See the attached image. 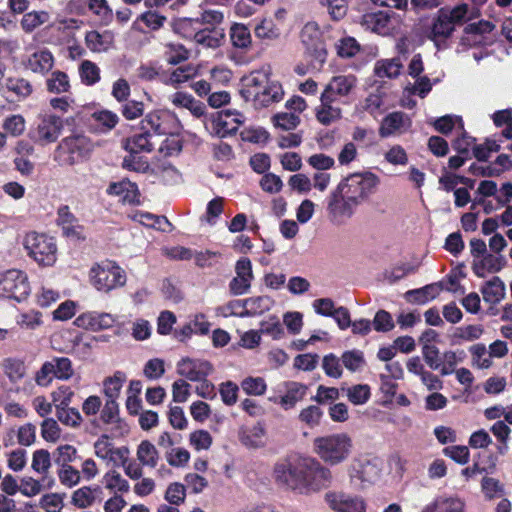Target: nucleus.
Here are the masks:
<instances>
[{"mask_svg":"<svg viewBox=\"0 0 512 512\" xmlns=\"http://www.w3.org/2000/svg\"><path fill=\"white\" fill-rule=\"evenodd\" d=\"M240 94L246 102L260 109L281 101L284 91L280 82L272 79L268 70L262 69L241 78Z\"/></svg>","mask_w":512,"mask_h":512,"instance_id":"obj_1","label":"nucleus"},{"mask_svg":"<svg viewBox=\"0 0 512 512\" xmlns=\"http://www.w3.org/2000/svg\"><path fill=\"white\" fill-rule=\"evenodd\" d=\"M294 493L309 496L329 488L333 482L330 468L314 457L299 455Z\"/></svg>","mask_w":512,"mask_h":512,"instance_id":"obj_2","label":"nucleus"},{"mask_svg":"<svg viewBox=\"0 0 512 512\" xmlns=\"http://www.w3.org/2000/svg\"><path fill=\"white\" fill-rule=\"evenodd\" d=\"M313 449L324 463L339 465L350 456L352 440L346 433L321 436L313 440Z\"/></svg>","mask_w":512,"mask_h":512,"instance_id":"obj_3","label":"nucleus"},{"mask_svg":"<svg viewBox=\"0 0 512 512\" xmlns=\"http://www.w3.org/2000/svg\"><path fill=\"white\" fill-rule=\"evenodd\" d=\"M92 143L83 134H74L63 138L56 147L53 159L60 166H73L89 156Z\"/></svg>","mask_w":512,"mask_h":512,"instance_id":"obj_4","label":"nucleus"},{"mask_svg":"<svg viewBox=\"0 0 512 512\" xmlns=\"http://www.w3.org/2000/svg\"><path fill=\"white\" fill-rule=\"evenodd\" d=\"M379 178L372 172L353 173L342 179L337 188L358 206L376 192Z\"/></svg>","mask_w":512,"mask_h":512,"instance_id":"obj_5","label":"nucleus"},{"mask_svg":"<svg viewBox=\"0 0 512 512\" xmlns=\"http://www.w3.org/2000/svg\"><path fill=\"white\" fill-rule=\"evenodd\" d=\"M27 255L40 266H52L57 259V244L53 237L44 233L29 232L23 239Z\"/></svg>","mask_w":512,"mask_h":512,"instance_id":"obj_6","label":"nucleus"},{"mask_svg":"<svg viewBox=\"0 0 512 512\" xmlns=\"http://www.w3.org/2000/svg\"><path fill=\"white\" fill-rule=\"evenodd\" d=\"M91 284L100 292L108 293L126 283L125 271L115 262L106 261L90 269Z\"/></svg>","mask_w":512,"mask_h":512,"instance_id":"obj_7","label":"nucleus"},{"mask_svg":"<svg viewBox=\"0 0 512 512\" xmlns=\"http://www.w3.org/2000/svg\"><path fill=\"white\" fill-rule=\"evenodd\" d=\"M381 463L378 459L357 458L348 469L350 483L357 489H364L380 478Z\"/></svg>","mask_w":512,"mask_h":512,"instance_id":"obj_8","label":"nucleus"},{"mask_svg":"<svg viewBox=\"0 0 512 512\" xmlns=\"http://www.w3.org/2000/svg\"><path fill=\"white\" fill-rule=\"evenodd\" d=\"M300 38L312 64L315 68H320L326 61L327 50L318 25L315 22L306 23L301 30Z\"/></svg>","mask_w":512,"mask_h":512,"instance_id":"obj_9","label":"nucleus"},{"mask_svg":"<svg viewBox=\"0 0 512 512\" xmlns=\"http://www.w3.org/2000/svg\"><path fill=\"white\" fill-rule=\"evenodd\" d=\"M30 292L29 283L25 273L20 270H8L0 278V296L14 299L18 302L24 300Z\"/></svg>","mask_w":512,"mask_h":512,"instance_id":"obj_10","label":"nucleus"},{"mask_svg":"<svg viewBox=\"0 0 512 512\" xmlns=\"http://www.w3.org/2000/svg\"><path fill=\"white\" fill-rule=\"evenodd\" d=\"M357 206L352 199L343 192H339L337 187L330 193L327 201L330 220L338 225L350 219L354 215Z\"/></svg>","mask_w":512,"mask_h":512,"instance_id":"obj_11","label":"nucleus"},{"mask_svg":"<svg viewBox=\"0 0 512 512\" xmlns=\"http://www.w3.org/2000/svg\"><path fill=\"white\" fill-rule=\"evenodd\" d=\"M299 454H290L279 459L273 467V478L275 482L285 489L294 492L297 479V470Z\"/></svg>","mask_w":512,"mask_h":512,"instance_id":"obj_12","label":"nucleus"},{"mask_svg":"<svg viewBox=\"0 0 512 512\" xmlns=\"http://www.w3.org/2000/svg\"><path fill=\"white\" fill-rule=\"evenodd\" d=\"M244 122V116L236 110H223L212 116L211 126L213 132L220 138L236 134L239 126Z\"/></svg>","mask_w":512,"mask_h":512,"instance_id":"obj_13","label":"nucleus"},{"mask_svg":"<svg viewBox=\"0 0 512 512\" xmlns=\"http://www.w3.org/2000/svg\"><path fill=\"white\" fill-rule=\"evenodd\" d=\"M324 498L329 508L334 512H366L365 502L359 496L329 491Z\"/></svg>","mask_w":512,"mask_h":512,"instance_id":"obj_14","label":"nucleus"},{"mask_svg":"<svg viewBox=\"0 0 512 512\" xmlns=\"http://www.w3.org/2000/svg\"><path fill=\"white\" fill-rule=\"evenodd\" d=\"M212 370V364L206 360L184 358L177 364L178 374L194 382L205 380Z\"/></svg>","mask_w":512,"mask_h":512,"instance_id":"obj_15","label":"nucleus"},{"mask_svg":"<svg viewBox=\"0 0 512 512\" xmlns=\"http://www.w3.org/2000/svg\"><path fill=\"white\" fill-rule=\"evenodd\" d=\"M63 128V121L56 115H44L33 134V138L41 143H52L57 140Z\"/></svg>","mask_w":512,"mask_h":512,"instance_id":"obj_16","label":"nucleus"},{"mask_svg":"<svg viewBox=\"0 0 512 512\" xmlns=\"http://www.w3.org/2000/svg\"><path fill=\"white\" fill-rule=\"evenodd\" d=\"M57 225L61 227L62 233L65 237L80 240L85 239L83 235V226L79 224L78 219L70 211L68 205H61L57 209Z\"/></svg>","mask_w":512,"mask_h":512,"instance_id":"obj_17","label":"nucleus"},{"mask_svg":"<svg viewBox=\"0 0 512 512\" xmlns=\"http://www.w3.org/2000/svg\"><path fill=\"white\" fill-rule=\"evenodd\" d=\"M285 393L280 397H269V401L279 404L284 410L292 409L304 399L308 387L305 384L288 381L284 383Z\"/></svg>","mask_w":512,"mask_h":512,"instance_id":"obj_18","label":"nucleus"},{"mask_svg":"<svg viewBox=\"0 0 512 512\" xmlns=\"http://www.w3.org/2000/svg\"><path fill=\"white\" fill-rule=\"evenodd\" d=\"M115 321V316L110 313L91 311L79 315L74 323L78 327L97 331L112 327Z\"/></svg>","mask_w":512,"mask_h":512,"instance_id":"obj_19","label":"nucleus"},{"mask_svg":"<svg viewBox=\"0 0 512 512\" xmlns=\"http://www.w3.org/2000/svg\"><path fill=\"white\" fill-rule=\"evenodd\" d=\"M356 85L353 75H339L331 79L323 91L324 101H335L337 96H346Z\"/></svg>","mask_w":512,"mask_h":512,"instance_id":"obj_20","label":"nucleus"},{"mask_svg":"<svg viewBox=\"0 0 512 512\" xmlns=\"http://www.w3.org/2000/svg\"><path fill=\"white\" fill-rule=\"evenodd\" d=\"M103 499V490L100 486H83L75 490L71 496V504L79 509L91 507Z\"/></svg>","mask_w":512,"mask_h":512,"instance_id":"obj_21","label":"nucleus"},{"mask_svg":"<svg viewBox=\"0 0 512 512\" xmlns=\"http://www.w3.org/2000/svg\"><path fill=\"white\" fill-rule=\"evenodd\" d=\"M410 125L409 118L403 112H392L385 116L379 128V135L383 138L395 133H401Z\"/></svg>","mask_w":512,"mask_h":512,"instance_id":"obj_22","label":"nucleus"},{"mask_svg":"<svg viewBox=\"0 0 512 512\" xmlns=\"http://www.w3.org/2000/svg\"><path fill=\"white\" fill-rule=\"evenodd\" d=\"M225 38V33L219 27H206L200 29L194 34V41L204 48H218L222 45Z\"/></svg>","mask_w":512,"mask_h":512,"instance_id":"obj_23","label":"nucleus"},{"mask_svg":"<svg viewBox=\"0 0 512 512\" xmlns=\"http://www.w3.org/2000/svg\"><path fill=\"white\" fill-rule=\"evenodd\" d=\"M170 101L176 107L188 109L191 114L197 118L205 113L204 103L196 100L191 94L186 92H176L170 96Z\"/></svg>","mask_w":512,"mask_h":512,"instance_id":"obj_24","label":"nucleus"},{"mask_svg":"<svg viewBox=\"0 0 512 512\" xmlns=\"http://www.w3.org/2000/svg\"><path fill=\"white\" fill-rule=\"evenodd\" d=\"M505 264L502 256H494L486 253L480 260L473 262V272L478 277H485L487 272L494 273L500 271Z\"/></svg>","mask_w":512,"mask_h":512,"instance_id":"obj_25","label":"nucleus"},{"mask_svg":"<svg viewBox=\"0 0 512 512\" xmlns=\"http://www.w3.org/2000/svg\"><path fill=\"white\" fill-rule=\"evenodd\" d=\"M54 64L52 53L47 50L36 51L27 60L26 67L34 73L45 74L50 71Z\"/></svg>","mask_w":512,"mask_h":512,"instance_id":"obj_26","label":"nucleus"},{"mask_svg":"<svg viewBox=\"0 0 512 512\" xmlns=\"http://www.w3.org/2000/svg\"><path fill=\"white\" fill-rule=\"evenodd\" d=\"M109 195L119 196L121 201L128 204L138 202L137 186L130 181L111 183L107 189Z\"/></svg>","mask_w":512,"mask_h":512,"instance_id":"obj_27","label":"nucleus"},{"mask_svg":"<svg viewBox=\"0 0 512 512\" xmlns=\"http://www.w3.org/2000/svg\"><path fill=\"white\" fill-rule=\"evenodd\" d=\"M163 113L160 111H151L145 115L140 122L141 131L149 132L150 135H166L167 127L163 121Z\"/></svg>","mask_w":512,"mask_h":512,"instance_id":"obj_28","label":"nucleus"},{"mask_svg":"<svg viewBox=\"0 0 512 512\" xmlns=\"http://www.w3.org/2000/svg\"><path fill=\"white\" fill-rule=\"evenodd\" d=\"M245 309L241 311V318L261 315L269 311L273 300L268 296H256L244 299Z\"/></svg>","mask_w":512,"mask_h":512,"instance_id":"obj_29","label":"nucleus"},{"mask_svg":"<svg viewBox=\"0 0 512 512\" xmlns=\"http://www.w3.org/2000/svg\"><path fill=\"white\" fill-rule=\"evenodd\" d=\"M454 29L455 27L453 26L451 20L448 18V14L444 11L443 8H440L432 25L431 33L433 40L437 41L438 39H447L451 36Z\"/></svg>","mask_w":512,"mask_h":512,"instance_id":"obj_30","label":"nucleus"},{"mask_svg":"<svg viewBox=\"0 0 512 512\" xmlns=\"http://www.w3.org/2000/svg\"><path fill=\"white\" fill-rule=\"evenodd\" d=\"M403 69V63L400 57L378 60L374 67V72L379 78H396Z\"/></svg>","mask_w":512,"mask_h":512,"instance_id":"obj_31","label":"nucleus"},{"mask_svg":"<svg viewBox=\"0 0 512 512\" xmlns=\"http://www.w3.org/2000/svg\"><path fill=\"white\" fill-rule=\"evenodd\" d=\"M464 503L459 498H438L426 505L421 512H465Z\"/></svg>","mask_w":512,"mask_h":512,"instance_id":"obj_32","label":"nucleus"},{"mask_svg":"<svg viewBox=\"0 0 512 512\" xmlns=\"http://www.w3.org/2000/svg\"><path fill=\"white\" fill-rule=\"evenodd\" d=\"M481 293L485 302L498 303L505 295L504 283L499 277L495 276L482 286Z\"/></svg>","mask_w":512,"mask_h":512,"instance_id":"obj_33","label":"nucleus"},{"mask_svg":"<svg viewBox=\"0 0 512 512\" xmlns=\"http://www.w3.org/2000/svg\"><path fill=\"white\" fill-rule=\"evenodd\" d=\"M151 137L152 135L149 132L141 131V133L135 134L126 140L125 149L131 154L151 152L154 149Z\"/></svg>","mask_w":512,"mask_h":512,"instance_id":"obj_34","label":"nucleus"},{"mask_svg":"<svg viewBox=\"0 0 512 512\" xmlns=\"http://www.w3.org/2000/svg\"><path fill=\"white\" fill-rule=\"evenodd\" d=\"M441 290L438 283L428 284L422 288L409 290L406 292V299L409 302L418 304H425L430 300L435 299Z\"/></svg>","mask_w":512,"mask_h":512,"instance_id":"obj_35","label":"nucleus"},{"mask_svg":"<svg viewBox=\"0 0 512 512\" xmlns=\"http://www.w3.org/2000/svg\"><path fill=\"white\" fill-rule=\"evenodd\" d=\"M46 87L50 93L65 94L70 91L71 85L68 75L65 72L56 70L46 79Z\"/></svg>","mask_w":512,"mask_h":512,"instance_id":"obj_36","label":"nucleus"},{"mask_svg":"<svg viewBox=\"0 0 512 512\" xmlns=\"http://www.w3.org/2000/svg\"><path fill=\"white\" fill-rule=\"evenodd\" d=\"M137 459L144 466L154 468L157 466L159 454L151 442L148 440L142 441L137 448Z\"/></svg>","mask_w":512,"mask_h":512,"instance_id":"obj_37","label":"nucleus"},{"mask_svg":"<svg viewBox=\"0 0 512 512\" xmlns=\"http://www.w3.org/2000/svg\"><path fill=\"white\" fill-rule=\"evenodd\" d=\"M391 10L375 11L364 15L365 23L378 33H385L390 23Z\"/></svg>","mask_w":512,"mask_h":512,"instance_id":"obj_38","label":"nucleus"},{"mask_svg":"<svg viewBox=\"0 0 512 512\" xmlns=\"http://www.w3.org/2000/svg\"><path fill=\"white\" fill-rule=\"evenodd\" d=\"M230 39L234 47L246 49L251 45L250 30L241 23H235L230 28Z\"/></svg>","mask_w":512,"mask_h":512,"instance_id":"obj_39","label":"nucleus"},{"mask_svg":"<svg viewBox=\"0 0 512 512\" xmlns=\"http://www.w3.org/2000/svg\"><path fill=\"white\" fill-rule=\"evenodd\" d=\"M333 101H324L323 94H321V106L317 110V120L323 125H329L341 117V110L338 107L331 105Z\"/></svg>","mask_w":512,"mask_h":512,"instance_id":"obj_40","label":"nucleus"},{"mask_svg":"<svg viewBox=\"0 0 512 512\" xmlns=\"http://www.w3.org/2000/svg\"><path fill=\"white\" fill-rule=\"evenodd\" d=\"M3 370L11 382L20 381L26 374L25 363L19 359L7 358L3 362Z\"/></svg>","mask_w":512,"mask_h":512,"instance_id":"obj_41","label":"nucleus"},{"mask_svg":"<svg viewBox=\"0 0 512 512\" xmlns=\"http://www.w3.org/2000/svg\"><path fill=\"white\" fill-rule=\"evenodd\" d=\"M126 376L123 372L117 371L112 377L104 381V393L107 400H116L120 394Z\"/></svg>","mask_w":512,"mask_h":512,"instance_id":"obj_42","label":"nucleus"},{"mask_svg":"<svg viewBox=\"0 0 512 512\" xmlns=\"http://www.w3.org/2000/svg\"><path fill=\"white\" fill-rule=\"evenodd\" d=\"M433 126L439 133L448 134L456 127L463 130L464 123L460 116L445 115L435 119L433 121Z\"/></svg>","mask_w":512,"mask_h":512,"instance_id":"obj_43","label":"nucleus"},{"mask_svg":"<svg viewBox=\"0 0 512 512\" xmlns=\"http://www.w3.org/2000/svg\"><path fill=\"white\" fill-rule=\"evenodd\" d=\"M48 20L49 14L45 11L28 12L22 17L21 27L25 32L30 33Z\"/></svg>","mask_w":512,"mask_h":512,"instance_id":"obj_44","label":"nucleus"},{"mask_svg":"<svg viewBox=\"0 0 512 512\" xmlns=\"http://www.w3.org/2000/svg\"><path fill=\"white\" fill-rule=\"evenodd\" d=\"M87 47L93 52L106 51L109 48L111 37L109 34H100L92 30L87 32L85 37Z\"/></svg>","mask_w":512,"mask_h":512,"instance_id":"obj_45","label":"nucleus"},{"mask_svg":"<svg viewBox=\"0 0 512 512\" xmlns=\"http://www.w3.org/2000/svg\"><path fill=\"white\" fill-rule=\"evenodd\" d=\"M472 356V363L479 369H487L492 365L489 352L486 346L482 343L472 345L469 348Z\"/></svg>","mask_w":512,"mask_h":512,"instance_id":"obj_46","label":"nucleus"},{"mask_svg":"<svg viewBox=\"0 0 512 512\" xmlns=\"http://www.w3.org/2000/svg\"><path fill=\"white\" fill-rule=\"evenodd\" d=\"M94 448L96 456L102 459L114 461L115 456H123L121 449L113 448L111 443L108 442V437L105 435L95 442Z\"/></svg>","mask_w":512,"mask_h":512,"instance_id":"obj_47","label":"nucleus"},{"mask_svg":"<svg viewBox=\"0 0 512 512\" xmlns=\"http://www.w3.org/2000/svg\"><path fill=\"white\" fill-rule=\"evenodd\" d=\"M81 81L86 85H94L100 80L99 67L89 60H84L79 67Z\"/></svg>","mask_w":512,"mask_h":512,"instance_id":"obj_48","label":"nucleus"},{"mask_svg":"<svg viewBox=\"0 0 512 512\" xmlns=\"http://www.w3.org/2000/svg\"><path fill=\"white\" fill-rule=\"evenodd\" d=\"M341 361L345 368L351 372L359 371L365 365L364 354L357 349L345 351L341 356Z\"/></svg>","mask_w":512,"mask_h":512,"instance_id":"obj_49","label":"nucleus"},{"mask_svg":"<svg viewBox=\"0 0 512 512\" xmlns=\"http://www.w3.org/2000/svg\"><path fill=\"white\" fill-rule=\"evenodd\" d=\"M5 88L14 93L19 99L28 97L32 91V85L24 78H8Z\"/></svg>","mask_w":512,"mask_h":512,"instance_id":"obj_50","label":"nucleus"},{"mask_svg":"<svg viewBox=\"0 0 512 512\" xmlns=\"http://www.w3.org/2000/svg\"><path fill=\"white\" fill-rule=\"evenodd\" d=\"M189 57L186 48L179 43L166 44L165 59L170 65H177L184 62Z\"/></svg>","mask_w":512,"mask_h":512,"instance_id":"obj_51","label":"nucleus"},{"mask_svg":"<svg viewBox=\"0 0 512 512\" xmlns=\"http://www.w3.org/2000/svg\"><path fill=\"white\" fill-rule=\"evenodd\" d=\"M57 419L64 425L70 427L79 426L82 417L78 409L67 407H56Z\"/></svg>","mask_w":512,"mask_h":512,"instance_id":"obj_52","label":"nucleus"},{"mask_svg":"<svg viewBox=\"0 0 512 512\" xmlns=\"http://www.w3.org/2000/svg\"><path fill=\"white\" fill-rule=\"evenodd\" d=\"M55 371V378L59 380H69L74 373L72 362L67 357H54L51 360Z\"/></svg>","mask_w":512,"mask_h":512,"instance_id":"obj_53","label":"nucleus"},{"mask_svg":"<svg viewBox=\"0 0 512 512\" xmlns=\"http://www.w3.org/2000/svg\"><path fill=\"white\" fill-rule=\"evenodd\" d=\"M254 32L257 38L263 40H274L281 34L280 29L273 23V21L267 19H264L257 24Z\"/></svg>","mask_w":512,"mask_h":512,"instance_id":"obj_54","label":"nucleus"},{"mask_svg":"<svg viewBox=\"0 0 512 512\" xmlns=\"http://www.w3.org/2000/svg\"><path fill=\"white\" fill-rule=\"evenodd\" d=\"M196 74V69L191 65L181 66L173 70L168 79L164 80L167 85L177 86L192 78Z\"/></svg>","mask_w":512,"mask_h":512,"instance_id":"obj_55","label":"nucleus"},{"mask_svg":"<svg viewBox=\"0 0 512 512\" xmlns=\"http://www.w3.org/2000/svg\"><path fill=\"white\" fill-rule=\"evenodd\" d=\"M370 396V387L367 384H357L347 389V397L354 405L365 404Z\"/></svg>","mask_w":512,"mask_h":512,"instance_id":"obj_56","label":"nucleus"},{"mask_svg":"<svg viewBox=\"0 0 512 512\" xmlns=\"http://www.w3.org/2000/svg\"><path fill=\"white\" fill-rule=\"evenodd\" d=\"M92 117L95 122L102 127V132L110 131L117 125L119 121L118 115L109 110L96 111L93 113Z\"/></svg>","mask_w":512,"mask_h":512,"instance_id":"obj_57","label":"nucleus"},{"mask_svg":"<svg viewBox=\"0 0 512 512\" xmlns=\"http://www.w3.org/2000/svg\"><path fill=\"white\" fill-rule=\"evenodd\" d=\"M422 355L425 363L432 370H440L442 367V356L440 355L438 347L431 344H424L422 347Z\"/></svg>","mask_w":512,"mask_h":512,"instance_id":"obj_58","label":"nucleus"},{"mask_svg":"<svg viewBox=\"0 0 512 512\" xmlns=\"http://www.w3.org/2000/svg\"><path fill=\"white\" fill-rule=\"evenodd\" d=\"M339 359L335 354L325 355L322 360V368L328 377L338 379L342 376L343 370Z\"/></svg>","mask_w":512,"mask_h":512,"instance_id":"obj_59","label":"nucleus"},{"mask_svg":"<svg viewBox=\"0 0 512 512\" xmlns=\"http://www.w3.org/2000/svg\"><path fill=\"white\" fill-rule=\"evenodd\" d=\"M323 411L316 405H310L301 410L299 420L309 427L313 428L320 424Z\"/></svg>","mask_w":512,"mask_h":512,"instance_id":"obj_60","label":"nucleus"},{"mask_svg":"<svg viewBox=\"0 0 512 512\" xmlns=\"http://www.w3.org/2000/svg\"><path fill=\"white\" fill-rule=\"evenodd\" d=\"M51 466L50 453L45 449L36 450L33 453L32 458V469L40 474H44L48 471Z\"/></svg>","mask_w":512,"mask_h":512,"instance_id":"obj_61","label":"nucleus"},{"mask_svg":"<svg viewBox=\"0 0 512 512\" xmlns=\"http://www.w3.org/2000/svg\"><path fill=\"white\" fill-rule=\"evenodd\" d=\"M336 49L340 57L351 58L359 52L360 45L353 37H344L339 40Z\"/></svg>","mask_w":512,"mask_h":512,"instance_id":"obj_62","label":"nucleus"},{"mask_svg":"<svg viewBox=\"0 0 512 512\" xmlns=\"http://www.w3.org/2000/svg\"><path fill=\"white\" fill-rule=\"evenodd\" d=\"M241 387L246 394L256 396L263 395L267 388L261 377H247L242 381Z\"/></svg>","mask_w":512,"mask_h":512,"instance_id":"obj_63","label":"nucleus"},{"mask_svg":"<svg viewBox=\"0 0 512 512\" xmlns=\"http://www.w3.org/2000/svg\"><path fill=\"white\" fill-rule=\"evenodd\" d=\"M186 497V489L185 486L181 483L174 482L171 483L166 492H165V500L172 505H180L184 502Z\"/></svg>","mask_w":512,"mask_h":512,"instance_id":"obj_64","label":"nucleus"}]
</instances>
